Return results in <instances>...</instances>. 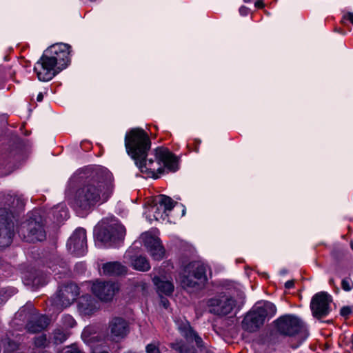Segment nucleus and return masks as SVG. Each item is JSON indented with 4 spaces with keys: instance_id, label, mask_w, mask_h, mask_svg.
I'll list each match as a JSON object with an SVG mask.
<instances>
[{
    "instance_id": "f257e3e1",
    "label": "nucleus",
    "mask_w": 353,
    "mask_h": 353,
    "mask_svg": "<svg viewBox=\"0 0 353 353\" xmlns=\"http://www.w3.org/2000/svg\"><path fill=\"white\" fill-rule=\"evenodd\" d=\"M125 146L128 155L146 177L157 179L165 169L171 172L178 170V160L168 149L158 147L150 152V139L141 128L132 129L125 134Z\"/></svg>"
},
{
    "instance_id": "f03ea898",
    "label": "nucleus",
    "mask_w": 353,
    "mask_h": 353,
    "mask_svg": "<svg viewBox=\"0 0 353 353\" xmlns=\"http://www.w3.org/2000/svg\"><path fill=\"white\" fill-rule=\"evenodd\" d=\"M114 190L112 174L104 168H97L88 172L82 184L74 196L75 207L89 211L97 205L105 203Z\"/></svg>"
},
{
    "instance_id": "7ed1b4c3",
    "label": "nucleus",
    "mask_w": 353,
    "mask_h": 353,
    "mask_svg": "<svg viewBox=\"0 0 353 353\" xmlns=\"http://www.w3.org/2000/svg\"><path fill=\"white\" fill-rule=\"evenodd\" d=\"M125 235V227L119 223H98L94 229L96 243L104 247H114L123 241Z\"/></svg>"
},
{
    "instance_id": "20e7f679",
    "label": "nucleus",
    "mask_w": 353,
    "mask_h": 353,
    "mask_svg": "<svg viewBox=\"0 0 353 353\" xmlns=\"http://www.w3.org/2000/svg\"><path fill=\"white\" fill-rule=\"evenodd\" d=\"M205 271L203 264L193 261L183 267L179 273V280L187 290L199 288L207 279Z\"/></svg>"
},
{
    "instance_id": "39448f33",
    "label": "nucleus",
    "mask_w": 353,
    "mask_h": 353,
    "mask_svg": "<svg viewBox=\"0 0 353 353\" xmlns=\"http://www.w3.org/2000/svg\"><path fill=\"white\" fill-rule=\"evenodd\" d=\"M18 232L22 234L28 242L34 243L45 240L46 233L39 212H34L32 216L23 223Z\"/></svg>"
},
{
    "instance_id": "423d86ee",
    "label": "nucleus",
    "mask_w": 353,
    "mask_h": 353,
    "mask_svg": "<svg viewBox=\"0 0 353 353\" xmlns=\"http://www.w3.org/2000/svg\"><path fill=\"white\" fill-rule=\"evenodd\" d=\"M274 323L277 331L281 334L289 336L300 334L304 339L307 336L305 323L296 316L283 315L276 319Z\"/></svg>"
},
{
    "instance_id": "0eeeda50",
    "label": "nucleus",
    "mask_w": 353,
    "mask_h": 353,
    "mask_svg": "<svg viewBox=\"0 0 353 353\" xmlns=\"http://www.w3.org/2000/svg\"><path fill=\"white\" fill-rule=\"evenodd\" d=\"M79 294V288L76 284L68 283L62 285L56 294L51 298V304L57 310H61L70 306Z\"/></svg>"
},
{
    "instance_id": "6e6552de",
    "label": "nucleus",
    "mask_w": 353,
    "mask_h": 353,
    "mask_svg": "<svg viewBox=\"0 0 353 353\" xmlns=\"http://www.w3.org/2000/svg\"><path fill=\"white\" fill-rule=\"evenodd\" d=\"M13 216L5 208H0V248L9 246L14 234Z\"/></svg>"
},
{
    "instance_id": "1a4fd4ad",
    "label": "nucleus",
    "mask_w": 353,
    "mask_h": 353,
    "mask_svg": "<svg viewBox=\"0 0 353 353\" xmlns=\"http://www.w3.org/2000/svg\"><path fill=\"white\" fill-rule=\"evenodd\" d=\"M45 52L34 67V71L39 81H48L53 79L61 70Z\"/></svg>"
},
{
    "instance_id": "9d476101",
    "label": "nucleus",
    "mask_w": 353,
    "mask_h": 353,
    "mask_svg": "<svg viewBox=\"0 0 353 353\" xmlns=\"http://www.w3.org/2000/svg\"><path fill=\"white\" fill-rule=\"evenodd\" d=\"M70 48L69 45L61 43L52 45L44 52L48 54L52 61L54 60L59 70H62L68 66L70 61Z\"/></svg>"
},
{
    "instance_id": "9b49d317",
    "label": "nucleus",
    "mask_w": 353,
    "mask_h": 353,
    "mask_svg": "<svg viewBox=\"0 0 353 353\" xmlns=\"http://www.w3.org/2000/svg\"><path fill=\"white\" fill-rule=\"evenodd\" d=\"M208 305L211 313L225 316L233 310L236 306V301L231 296L223 294L209 299Z\"/></svg>"
},
{
    "instance_id": "f8f14e48",
    "label": "nucleus",
    "mask_w": 353,
    "mask_h": 353,
    "mask_svg": "<svg viewBox=\"0 0 353 353\" xmlns=\"http://www.w3.org/2000/svg\"><path fill=\"white\" fill-rule=\"evenodd\" d=\"M67 247L72 254L77 256L84 255L87 252V238L85 230L77 228L70 237Z\"/></svg>"
},
{
    "instance_id": "ddd939ff",
    "label": "nucleus",
    "mask_w": 353,
    "mask_h": 353,
    "mask_svg": "<svg viewBox=\"0 0 353 353\" xmlns=\"http://www.w3.org/2000/svg\"><path fill=\"white\" fill-rule=\"evenodd\" d=\"M119 290V286L115 282L97 281L92 286V292L101 301L108 302L112 300L113 297Z\"/></svg>"
},
{
    "instance_id": "4468645a",
    "label": "nucleus",
    "mask_w": 353,
    "mask_h": 353,
    "mask_svg": "<svg viewBox=\"0 0 353 353\" xmlns=\"http://www.w3.org/2000/svg\"><path fill=\"white\" fill-rule=\"evenodd\" d=\"M331 296L325 292L316 294L312 299L310 308L314 316L322 318L327 316L330 312Z\"/></svg>"
},
{
    "instance_id": "2eb2a0df",
    "label": "nucleus",
    "mask_w": 353,
    "mask_h": 353,
    "mask_svg": "<svg viewBox=\"0 0 353 353\" xmlns=\"http://www.w3.org/2000/svg\"><path fill=\"white\" fill-rule=\"evenodd\" d=\"M141 239L153 259L159 261L163 259L165 250L158 237L151 235L149 232H145L141 234Z\"/></svg>"
},
{
    "instance_id": "dca6fc26",
    "label": "nucleus",
    "mask_w": 353,
    "mask_h": 353,
    "mask_svg": "<svg viewBox=\"0 0 353 353\" xmlns=\"http://www.w3.org/2000/svg\"><path fill=\"white\" fill-rule=\"evenodd\" d=\"M109 329L113 340L119 341L125 337L129 331L128 322L121 317H114L109 323Z\"/></svg>"
},
{
    "instance_id": "f3484780",
    "label": "nucleus",
    "mask_w": 353,
    "mask_h": 353,
    "mask_svg": "<svg viewBox=\"0 0 353 353\" xmlns=\"http://www.w3.org/2000/svg\"><path fill=\"white\" fill-rule=\"evenodd\" d=\"M175 204L176 203L170 196L160 195L156 201V205L152 208L154 219H164L168 216L166 212L171 211Z\"/></svg>"
},
{
    "instance_id": "a211bd4d",
    "label": "nucleus",
    "mask_w": 353,
    "mask_h": 353,
    "mask_svg": "<svg viewBox=\"0 0 353 353\" xmlns=\"http://www.w3.org/2000/svg\"><path fill=\"white\" fill-rule=\"evenodd\" d=\"M263 321L252 308L246 314L241 323L242 328L249 332H256L263 324Z\"/></svg>"
},
{
    "instance_id": "6ab92c4d",
    "label": "nucleus",
    "mask_w": 353,
    "mask_h": 353,
    "mask_svg": "<svg viewBox=\"0 0 353 353\" xmlns=\"http://www.w3.org/2000/svg\"><path fill=\"white\" fill-rule=\"evenodd\" d=\"M124 258L137 270L146 272L150 269L148 260L141 255H133L131 250L125 252Z\"/></svg>"
},
{
    "instance_id": "aec40b11",
    "label": "nucleus",
    "mask_w": 353,
    "mask_h": 353,
    "mask_svg": "<svg viewBox=\"0 0 353 353\" xmlns=\"http://www.w3.org/2000/svg\"><path fill=\"white\" fill-rule=\"evenodd\" d=\"M49 324V319L45 315L33 314L26 325V329L30 333H37L44 330Z\"/></svg>"
},
{
    "instance_id": "412c9836",
    "label": "nucleus",
    "mask_w": 353,
    "mask_h": 353,
    "mask_svg": "<svg viewBox=\"0 0 353 353\" xmlns=\"http://www.w3.org/2000/svg\"><path fill=\"white\" fill-rule=\"evenodd\" d=\"M252 309L259 314L263 322L266 318L272 317L276 312L275 305L269 301L258 302L254 305Z\"/></svg>"
},
{
    "instance_id": "4be33fe9",
    "label": "nucleus",
    "mask_w": 353,
    "mask_h": 353,
    "mask_svg": "<svg viewBox=\"0 0 353 353\" xmlns=\"http://www.w3.org/2000/svg\"><path fill=\"white\" fill-rule=\"evenodd\" d=\"M97 301L92 296L86 294L80 297L78 303L79 312L84 316H89L97 311Z\"/></svg>"
},
{
    "instance_id": "5701e85b",
    "label": "nucleus",
    "mask_w": 353,
    "mask_h": 353,
    "mask_svg": "<svg viewBox=\"0 0 353 353\" xmlns=\"http://www.w3.org/2000/svg\"><path fill=\"white\" fill-rule=\"evenodd\" d=\"M178 328L181 335L187 340H194L198 347L203 346L202 339L192 330L188 321L182 322L179 325Z\"/></svg>"
},
{
    "instance_id": "b1692460",
    "label": "nucleus",
    "mask_w": 353,
    "mask_h": 353,
    "mask_svg": "<svg viewBox=\"0 0 353 353\" xmlns=\"http://www.w3.org/2000/svg\"><path fill=\"white\" fill-rule=\"evenodd\" d=\"M102 274L105 276H118L127 272L125 266L117 261L103 263L101 267Z\"/></svg>"
},
{
    "instance_id": "393cba45",
    "label": "nucleus",
    "mask_w": 353,
    "mask_h": 353,
    "mask_svg": "<svg viewBox=\"0 0 353 353\" xmlns=\"http://www.w3.org/2000/svg\"><path fill=\"white\" fill-rule=\"evenodd\" d=\"M152 281L157 287L159 294H163L168 296L173 292L174 288L172 281L159 276H154Z\"/></svg>"
},
{
    "instance_id": "a878e982",
    "label": "nucleus",
    "mask_w": 353,
    "mask_h": 353,
    "mask_svg": "<svg viewBox=\"0 0 353 353\" xmlns=\"http://www.w3.org/2000/svg\"><path fill=\"white\" fill-rule=\"evenodd\" d=\"M51 213L53 216V219L57 223L67 219L69 217L68 210L65 204L60 203L52 209Z\"/></svg>"
},
{
    "instance_id": "bb28decb",
    "label": "nucleus",
    "mask_w": 353,
    "mask_h": 353,
    "mask_svg": "<svg viewBox=\"0 0 353 353\" xmlns=\"http://www.w3.org/2000/svg\"><path fill=\"white\" fill-rule=\"evenodd\" d=\"M70 333L68 330L57 328L52 333V340L55 344H61L68 339Z\"/></svg>"
},
{
    "instance_id": "cd10ccee",
    "label": "nucleus",
    "mask_w": 353,
    "mask_h": 353,
    "mask_svg": "<svg viewBox=\"0 0 353 353\" xmlns=\"http://www.w3.org/2000/svg\"><path fill=\"white\" fill-rule=\"evenodd\" d=\"M171 347L172 349L180 353H196V350L194 347H189L181 341L172 343Z\"/></svg>"
},
{
    "instance_id": "c85d7f7f",
    "label": "nucleus",
    "mask_w": 353,
    "mask_h": 353,
    "mask_svg": "<svg viewBox=\"0 0 353 353\" xmlns=\"http://www.w3.org/2000/svg\"><path fill=\"white\" fill-rule=\"evenodd\" d=\"M61 324L63 327L62 329L68 330V329L75 326L76 321L71 315L65 314L61 318Z\"/></svg>"
},
{
    "instance_id": "c756f323",
    "label": "nucleus",
    "mask_w": 353,
    "mask_h": 353,
    "mask_svg": "<svg viewBox=\"0 0 353 353\" xmlns=\"http://www.w3.org/2000/svg\"><path fill=\"white\" fill-rule=\"evenodd\" d=\"M90 330V327H86L83 330L81 334V338L83 339L85 343L88 344H91L97 337L96 336H92Z\"/></svg>"
},
{
    "instance_id": "7c9ffc66",
    "label": "nucleus",
    "mask_w": 353,
    "mask_h": 353,
    "mask_svg": "<svg viewBox=\"0 0 353 353\" xmlns=\"http://www.w3.org/2000/svg\"><path fill=\"white\" fill-rule=\"evenodd\" d=\"M34 345L37 347H45L47 345V339L45 334H41L34 338Z\"/></svg>"
},
{
    "instance_id": "2f4dec72",
    "label": "nucleus",
    "mask_w": 353,
    "mask_h": 353,
    "mask_svg": "<svg viewBox=\"0 0 353 353\" xmlns=\"http://www.w3.org/2000/svg\"><path fill=\"white\" fill-rule=\"evenodd\" d=\"M146 353H161L159 350V343L154 341L149 343L145 347Z\"/></svg>"
},
{
    "instance_id": "473e14b6",
    "label": "nucleus",
    "mask_w": 353,
    "mask_h": 353,
    "mask_svg": "<svg viewBox=\"0 0 353 353\" xmlns=\"http://www.w3.org/2000/svg\"><path fill=\"white\" fill-rule=\"evenodd\" d=\"M352 279L350 276L345 277L341 281V288L345 292H350L352 290Z\"/></svg>"
},
{
    "instance_id": "72a5a7b5",
    "label": "nucleus",
    "mask_w": 353,
    "mask_h": 353,
    "mask_svg": "<svg viewBox=\"0 0 353 353\" xmlns=\"http://www.w3.org/2000/svg\"><path fill=\"white\" fill-rule=\"evenodd\" d=\"M348 23H353V13L352 12L344 14L341 19V23L343 26H347Z\"/></svg>"
},
{
    "instance_id": "f704fd0d",
    "label": "nucleus",
    "mask_w": 353,
    "mask_h": 353,
    "mask_svg": "<svg viewBox=\"0 0 353 353\" xmlns=\"http://www.w3.org/2000/svg\"><path fill=\"white\" fill-rule=\"evenodd\" d=\"M62 353H83L76 345H73L63 349Z\"/></svg>"
},
{
    "instance_id": "c9c22d12",
    "label": "nucleus",
    "mask_w": 353,
    "mask_h": 353,
    "mask_svg": "<svg viewBox=\"0 0 353 353\" xmlns=\"http://www.w3.org/2000/svg\"><path fill=\"white\" fill-rule=\"evenodd\" d=\"M134 287L136 288L137 291L141 292L143 294L147 289L146 283L142 281L137 282L134 285Z\"/></svg>"
},
{
    "instance_id": "e433bc0d",
    "label": "nucleus",
    "mask_w": 353,
    "mask_h": 353,
    "mask_svg": "<svg viewBox=\"0 0 353 353\" xmlns=\"http://www.w3.org/2000/svg\"><path fill=\"white\" fill-rule=\"evenodd\" d=\"M351 313V308L350 307H343L341 310V314L343 316H347Z\"/></svg>"
},
{
    "instance_id": "4c0bfd02",
    "label": "nucleus",
    "mask_w": 353,
    "mask_h": 353,
    "mask_svg": "<svg viewBox=\"0 0 353 353\" xmlns=\"http://www.w3.org/2000/svg\"><path fill=\"white\" fill-rule=\"evenodd\" d=\"M248 12H249V9L248 8H246L245 6H241L239 8V13L242 16L248 15Z\"/></svg>"
},
{
    "instance_id": "58836bf2",
    "label": "nucleus",
    "mask_w": 353,
    "mask_h": 353,
    "mask_svg": "<svg viewBox=\"0 0 353 353\" xmlns=\"http://www.w3.org/2000/svg\"><path fill=\"white\" fill-rule=\"evenodd\" d=\"M294 282L293 280H289L285 283V288L286 289H291L294 287Z\"/></svg>"
},
{
    "instance_id": "ea45409f",
    "label": "nucleus",
    "mask_w": 353,
    "mask_h": 353,
    "mask_svg": "<svg viewBox=\"0 0 353 353\" xmlns=\"http://www.w3.org/2000/svg\"><path fill=\"white\" fill-rule=\"evenodd\" d=\"M43 99V92H41L38 94L37 100V101L41 102V101H42Z\"/></svg>"
},
{
    "instance_id": "a19ab883",
    "label": "nucleus",
    "mask_w": 353,
    "mask_h": 353,
    "mask_svg": "<svg viewBox=\"0 0 353 353\" xmlns=\"http://www.w3.org/2000/svg\"><path fill=\"white\" fill-rule=\"evenodd\" d=\"M263 6H264V4H263V1H261V0L257 1L255 3V6H256V8H263Z\"/></svg>"
},
{
    "instance_id": "79ce46f5",
    "label": "nucleus",
    "mask_w": 353,
    "mask_h": 353,
    "mask_svg": "<svg viewBox=\"0 0 353 353\" xmlns=\"http://www.w3.org/2000/svg\"><path fill=\"white\" fill-rule=\"evenodd\" d=\"M161 303L163 304V305L164 306V307H168V299H161Z\"/></svg>"
},
{
    "instance_id": "37998d69",
    "label": "nucleus",
    "mask_w": 353,
    "mask_h": 353,
    "mask_svg": "<svg viewBox=\"0 0 353 353\" xmlns=\"http://www.w3.org/2000/svg\"><path fill=\"white\" fill-rule=\"evenodd\" d=\"M8 346L12 349H14V347H17L18 345L14 342H9Z\"/></svg>"
},
{
    "instance_id": "c03bdc74",
    "label": "nucleus",
    "mask_w": 353,
    "mask_h": 353,
    "mask_svg": "<svg viewBox=\"0 0 353 353\" xmlns=\"http://www.w3.org/2000/svg\"><path fill=\"white\" fill-rule=\"evenodd\" d=\"M335 31L339 32L341 33L342 34H345L346 33L345 31H344L342 28H335Z\"/></svg>"
},
{
    "instance_id": "a18cd8bd",
    "label": "nucleus",
    "mask_w": 353,
    "mask_h": 353,
    "mask_svg": "<svg viewBox=\"0 0 353 353\" xmlns=\"http://www.w3.org/2000/svg\"><path fill=\"white\" fill-rule=\"evenodd\" d=\"M59 265H60V267L64 268L66 266V263H65V262L62 261V262H61V264Z\"/></svg>"
},
{
    "instance_id": "49530a36",
    "label": "nucleus",
    "mask_w": 353,
    "mask_h": 353,
    "mask_svg": "<svg viewBox=\"0 0 353 353\" xmlns=\"http://www.w3.org/2000/svg\"><path fill=\"white\" fill-rule=\"evenodd\" d=\"M348 345L350 346V349L353 348V343H352L351 341H350V343L348 344Z\"/></svg>"
},
{
    "instance_id": "de8ad7c7",
    "label": "nucleus",
    "mask_w": 353,
    "mask_h": 353,
    "mask_svg": "<svg viewBox=\"0 0 353 353\" xmlns=\"http://www.w3.org/2000/svg\"><path fill=\"white\" fill-rule=\"evenodd\" d=\"M350 245L351 248L353 249V241H350Z\"/></svg>"
},
{
    "instance_id": "09e8293b",
    "label": "nucleus",
    "mask_w": 353,
    "mask_h": 353,
    "mask_svg": "<svg viewBox=\"0 0 353 353\" xmlns=\"http://www.w3.org/2000/svg\"><path fill=\"white\" fill-rule=\"evenodd\" d=\"M50 268H52L53 270V271H56L57 268L54 265L50 266Z\"/></svg>"
},
{
    "instance_id": "8fccbe9b",
    "label": "nucleus",
    "mask_w": 353,
    "mask_h": 353,
    "mask_svg": "<svg viewBox=\"0 0 353 353\" xmlns=\"http://www.w3.org/2000/svg\"><path fill=\"white\" fill-rule=\"evenodd\" d=\"M23 310H21L19 312H18V314H17V316H21V314L22 313Z\"/></svg>"
},
{
    "instance_id": "3c124183",
    "label": "nucleus",
    "mask_w": 353,
    "mask_h": 353,
    "mask_svg": "<svg viewBox=\"0 0 353 353\" xmlns=\"http://www.w3.org/2000/svg\"><path fill=\"white\" fill-rule=\"evenodd\" d=\"M330 283L331 284H332V283H334V280H333V279H330Z\"/></svg>"
},
{
    "instance_id": "603ef678",
    "label": "nucleus",
    "mask_w": 353,
    "mask_h": 353,
    "mask_svg": "<svg viewBox=\"0 0 353 353\" xmlns=\"http://www.w3.org/2000/svg\"><path fill=\"white\" fill-rule=\"evenodd\" d=\"M339 291V289L337 287H336V292H338Z\"/></svg>"
},
{
    "instance_id": "864d4df0",
    "label": "nucleus",
    "mask_w": 353,
    "mask_h": 353,
    "mask_svg": "<svg viewBox=\"0 0 353 353\" xmlns=\"http://www.w3.org/2000/svg\"><path fill=\"white\" fill-rule=\"evenodd\" d=\"M250 0H244L245 2H249Z\"/></svg>"
},
{
    "instance_id": "5fc2aeb1",
    "label": "nucleus",
    "mask_w": 353,
    "mask_h": 353,
    "mask_svg": "<svg viewBox=\"0 0 353 353\" xmlns=\"http://www.w3.org/2000/svg\"><path fill=\"white\" fill-rule=\"evenodd\" d=\"M353 336V334H351L350 336V340L352 339V337Z\"/></svg>"
}]
</instances>
